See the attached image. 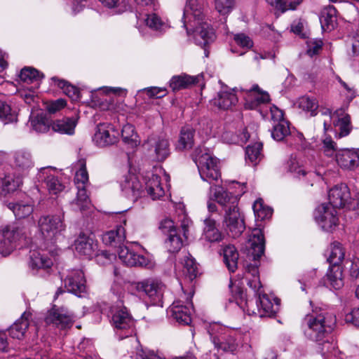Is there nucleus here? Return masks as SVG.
<instances>
[{
	"label": "nucleus",
	"instance_id": "34",
	"mask_svg": "<svg viewBox=\"0 0 359 359\" xmlns=\"http://www.w3.org/2000/svg\"><path fill=\"white\" fill-rule=\"evenodd\" d=\"M320 20L324 31L333 30L337 25L336 8L332 6L325 8L322 12Z\"/></svg>",
	"mask_w": 359,
	"mask_h": 359
},
{
	"label": "nucleus",
	"instance_id": "6",
	"mask_svg": "<svg viewBox=\"0 0 359 359\" xmlns=\"http://www.w3.org/2000/svg\"><path fill=\"white\" fill-rule=\"evenodd\" d=\"M57 255V250L55 247L48 248H39L30 251L29 267L33 273H37L41 270L50 269Z\"/></svg>",
	"mask_w": 359,
	"mask_h": 359
},
{
	"label": "nucleus",
	"instance_id": "25",
	"mask_svg": "<svg viewBox=\"0 0 359 359\" xmlns=\"http://www.w3.org/2000/svg\"><path fill=\"white\" fill-rule=\"evenodd\" d=\"M250 245V253L253 260L256 262L264 252L265 240L264 233L260 229H255L249 238Z\"/></svg>",
	"mask_w": 359,
	"mask_h": 359
},
{
	"label": "nucleus",
	"instance_id": "21",
	"mask_svg": "<svg viewBox=\"0 0 359 359\" xmlns=\"http://www.w3.org/2000/svg\"><path fill=\"white\" fill-rule=\"evenodd\" d=\"M210 191H213L215 200L224 208L226 213L238 209V197L227 192L222 187H210Z\"/></svg>",
	"mask_w": 359,
	"mask_h": 359
},
{
	"label": "nucleus",
	"instance_id": "44",
	"mask_svg": "<svg viewBox=\"0 0 359 359\" xmlns=\"http://www.w3.org/2000/svg\"><path fill=\"white\" fill-rule=\"evenodd\" d=\"M345 252L341 245L338 242H333L330 246V253L327 261L331 266H340L339 264L344 259Z\"/></svg>",
	"mask_w": 359,
	"mask_h": 359
},
{
	"label": "nucleus",
	"instance_id": "28",
	"mask_svg": "<svg viewBox=\"0 0 359 359\" xmlns=\"http://www.w3.org/2000/svg\"><path fill=\"white\" fill-rule=\"evenodd\" d=\"M339 165L345 169H353L359 164V155L355 149H342L336 155Z\"/></svg>",
	"mask_w": 359,
	"mask_h": 359
},
{
	"label": "nucleus",
	"instance_id": "17",
	"mask_svg": "<svg viewBox=\"0 0 359 359\" xmlns=\"http://www.w3.org/2000/svg\"><path fill=\"white\" fill-rule=\"evenodd\" d=\"M331 121L339 137L347 136L352 130L351 117L345 109H337L331 116Z\"/></svg>",
	"mask_w": 359,
	"mask_h": 359
},
{
	"label": "nucleus",
	"instance_id": "8",
	"mask_svg": "<svg viewBox=\"0 0 359 359\" xmlns=\"http://www.w3.org/2000/svg\"><path fill=\"white\" fill-rule=\"evenodd\" d=\"M111 323L117 332L125 331L126 337L133 333L135 322L126 307L116 305L111 307Z\"/></svg>",
	"mask_w": 359,
	"mask_h": 359
},
{
	"label": "nucleus",
	"instance_id": "62",
	"mask_svg": "<svg viewBox=\"0 0 359 359\" xmlns=\"http://www.w3.org/2000/svg\"><path fill=\"white\" fill-rule=\"evenodd\" d=\"M323 149L326 156H332L337 150V146L330 137H326L323 140Z\"/></svg>",
	"mask_w": 359,
	"mask_h": 359
},
{
	"label": "nucleus",
	"instance_id": "30",
	"mask_svg": "<svg viewBox=\"0 0 359 359\" xmlns=\"http://www.w3.org/2000/svg\"><path fill=\"white\" fill-rule=\"evenodd\" d=\"M245 278L248 285L255 291L257 295L263 293L257 263L250 264L246 266Z\"/></svg>",
	"mask_w": 359,
	"mask_h": 359
},
{
	"label": "nucleus",
	"instance_id": "7",
	"mask_svg": "<svg viewBox=\"0 0 359 359\" xmlns=\"http://www.w3.org/2000/svg\"><path fill=\"white\" fill-rule=\"evenodd\" d=\"M193 294L189 293L186 302L182 299L175 300L168 310V313L177 322L183 325H189L191 321L193 311Z\"/></svg>",
	"mask_w": 359,
	"mask_h": 359
},
{
	"label": "nucleus",
	"instance_id": "57",
	"mask_svg": "<svg viewBox=\"0 0 359 359\" xmlns=\"http://www.w3.org/2000/svg\"><path fill=\"white\" fill-rule=\"evenodd\" d=\"M287 140L291 146H294L297 149H304L306 147V141L301 133H291L290 137Z\"/></svg>",
	"mask_w": 359,
	"mask_h": 359
},
{
	"label": "nucleus",
	"instance_id": "5",
	"mask_svg": "<svg viewBox=\"0 0 359 359\" xmlns=\"http://www.w3.org/2000/svg\"><path fill=\"white\" fill-rule=\"evenodd\" d=\"M38 226L45 241L51 244L55 243L65 230V225L59 215L43 216L39 219Z\"/></svg>",
	"mask_w": 359,
	"mask_h": 359
},
{
	"label": "nucleus",
	"instance_id": "32",
	"mask_svg": "<svg viewBox=\"0 0 359 359\" xmlns=\"http://www.w3.org/2000/svg\"><path fill=\"white\" fill-rule=\"evenodd\" d=\"M77 125V120L74 117H65L54 121L51 124L53 131L60 134L72 135L74 133Z\"/></svg>",
	"mask_w": 359,
	"mask_h": 359
},
{
	"label": "nucleus",
	"instance_id": "61",
	"mask_svg": "<svg viewBox=\"0 0 359 359\" xmlns=\"http://www.w3.org/2000/svg\"><path fill=\"white\" fill-rule=\"evenodd\" d=\"M291 32L299 36L301 38H309L308 33L305 30V22L300 19L294 20L292 23Z\"/></svg>",
	"mask_w": 359,
	"mask_h": 359
},
{
	"label": "nucleus",
	"instance_id": "52",
	"mask_svg": "<svg viewBox=\"0 0 359 359\" xmlns=\"http://www.w3.org/2000/svg\"><path fill=\"white\" fill-rule=\"evenodd\" d=\"M262 143L255 142L246 147V160L256 165L262 158Z\"/></svg>",
	"mask_w": 359,
	"mask_h": 359
},
{
	"label": "nucleus",
	"instance_id": "60",
	"mask_svg": "<svg viewBox=\"0 0 359 359\" xmlns=\"http://www.w3.org/2000/svg\"><path fill=\"white\" fill-rule=\"evenodd\" d=\"M229 133H226L224 135V139L227 140L229 143L232 144H244L248 140L250 137L246 128H244L243 131L236 136L229 138Z\"/></svg>",
	"mask_w": 359,
	"mask_h": 359
},
{
	"label": "nucleus",
	"instance_id": "53",
	"mask_svg": "<svg viewBox=\"0 0 359 359\" xmlns=\"http://www.w3.org/2000/svg\"><path fill=\"white\" fill-rule=\"evenodd\" d=\"M182 239L177 233V229L172 230L165 241V246L168 250L171 253L177 252L182 248Z\"/></svg>",
	"mask_w": 359,
	"mask_h": 359
},
{
	"label": "nucleus",
	"instance_id": "42",
	"mask_svg": "<svg viewBox=\"0 0 359 359\" xmlns=\"http://www.w3.org/2000/svg\"><path fill=\"white\" fill-rule=\"evenodd\" d=\"M286 169L297 178L304 177L306 174V171L303 165L302 160L293 156H291L287 161Z\"/></svg>",
	"mask_w": 359,
	"mask_h": 359
},
{
	"label": "nucleus",
	"instance_id": "63",
	"mask_svg": "<svg viewBox=\"0 0 359 359\" xmlns=\"http://www.w3.org/2000/svg\"><path fill=\"white\" fill-rule=\"evenodd\" d=\"M13 250V245L11 243H9L7 238L4 236V230L2 231V234L0 236V254L2 256H8L12 252Z\"/></svg>",
	"mask_w": 359,
	"mask_h": 359
},
{
	"label": "nucleus",
	"instance_id": "23",
	"mask_svg": "<svg viewBox=\"0 0 359 359\" xmlns=\"http://www.w3.org/2000/svg\"><path fill=\"white\" fill-rule=\"evenodd\" d=\"M329 204L334 208H343L350 198L348 187L344 184L336 185L328 194Z\"/></svg>",
	"mask_w": 359,
	"mask_h": 359
},
{
	"label": "nucleus",
	"instance_id": "24",
	"mask_svg": "<svg viewBox=\"0 0 359 359\" xmlns=\"http://www.w3.org/2000/svg\"><path fill=\"white\" fill-rule=\"evenodd\" d=\"M75 250L81 256L90 259L93 256L97 244L94 239L85 233H81L74 241Z\"/></svg>",
	"mask_w": 359,
	"mask_h": 359
},
{
	"label": "nucleus",
	"instance_id": "27",
	"mask_svg": "<svg viewBox=\"0 0 359 359\" xmlns=\"http://www.w3.org/2000/svg\"><path fill=\"white\" fill-rule=\"evenodd\" d=\"M144 191L153 200L160 199L165 194L164 189L161 183L160 177L151 174L144 178Z\"/></svg>",
	"mask_w": 359,
	"mask_h": 359
},
{
	"label": "nucleus",
	"instance_id": "47",
	"mask_svg": "<svg viewBox=\"0 0 359 359\" xmlns=\"http://www.w3.org/2000/svg\"><path fill=\"white\" fill-rule=\"evenodd\" d=\"M29 122L32 129L36 133H46L50 128L48 120L42 114L32 115Z\"/></svg>",
	"mask_w": 359,
	"mask_h": 359
},
{
	"label": "nucleus",
	"instance_id": "20",
	"mask_svg": "<svg viewBox=\"0 0 359 359\" xmlns=\"http://www.w3.org/2000/svg\"><path fill=\"white\" fill-rule=\"evenodd\" d=\"M56 169L48 166L40 169L38 178L44 181L50 194H57L64 189V185L55 176Z\"/></svg>",
	"mask_w": 359,
	"mask_h": 359
},
{
	"label": "nucleus",
	"instance_id": "16",
	"mask_svg": "<svg viewBox=\"0 0 359 359\" xmlns=\"http://www.w3.org/2000/svg\"><path fill=\"white\" fill-rule=\"evenodd\" d=\"M121 187L123 194L131 201H135L145 196L142 184L139 178L133 174H128L125 177L121 182Z\"/></svg>",
	"mask_w": 359,
	"mask_h": 359
},
{
	"label": "nucleus",
	"instance_id": "15",
	"mask_svg": "<svg viewBox=\"0 0 359 359\" xmlns=\"http://www.w3.org/2000/svg\"><path fill=\"white\" fill-rule=\"evenodd\" d=\"M65 287L69 292L76 295L86 292V285L83 272L79 269H72L67 271L64 279Z\"/></svg>",
	"mask_w": 359,
	"mask_h": 359
},
{
	"label": "nucleus",
	"instance_id": "51",
	"mask_svg": "<svg viewBox=\"0 0 359 359\" xmlns=\"http://www.w3.org/2000/svg\"><path fill=\"white\" fill-rule=\"evenodd\" d=\"M182 273L185 279L191 282L198 273L197 264L192 257H187L184 260Z\"/></svg>",
	"mask_w": 359,
	"mask_h": 359
},
{
	"label": "nucleus",
	"instance_id": "26",
	"mask_svg": "<svg viewBox=\"0 0 359 359\" xmlns=\"http://www.w3.org/2000/svg\"><path fill=\"white\" fill-rule=\"evenodd\" d=\"M224 222L232 237L239 236L245 229L244 221L238 209L225 213Z\"/></svg>",
	"mask_w": 359,
	"mask_h": 359
},
{
	"label": "nucleus",
	"instance_id": "18",
	"mask_svg": "<svg viewBox=\"0 0 359 359\" xmlns=\"http://www.w3.org/2000/svg\"><path fill=\"white\" fill-rule=\"evenodd\" d=\"M12 166L21 175H25L33 168L32 155L27 149H19L13 152Z\"/></svg>",
	"mask_w": 359,
	"mask_h": 359
},
{
	"label": "nucleus",
	"instance_id": "1",
	"mask_svg": "<svg viewBox=\"0 0 359 359\" xmlns=\"http://www.w3.org/2000/svg\"><path fill=\"white\" fill-rule=\"evenodd\" d=\"M336 323L335 317L318 307L311 311L302 320V327L305 335L316 344V348L323 356L332 353L336 348V344L332 332Z\"/></svg>",
	"mask_w": 359,
	"mask_h": 359
},
{
	"label": "nucleus",
	"instance_id": "10",
	"mask_svg": "<svg viewBox=\"0 0 359 359\" xmlns=\"http://www.w3.org/2000/svg\"><path fill=\"white\" fill-rule=\"evenodd\" d=\"M118 255L120 260L128 266L152 269L155 266V263L151 257L138 255L124 245L118 246Z\"/></svg>",
	"mask_w": 359,
	"mask_h": 359
},
{
	"label": "nucleus",
	"instance_id": "46",
	"mask_svg": "<svg viewBox=\"0 0 359 359\" xmlns=\"http://www.w3.org/2000/svg\"><path fill=\"white\" fill-rule=\"evenodd\" d=\"M8 208L13 211L18 219L25 218L33 212V205L28 203H9Z\"/></svg>",
	"mask_w": 359,
	"mask_h": 359
},
{
	"label": "nucleus",
	"instance_id": "36",
	"mask_svg": "<svg viewBox=\"0 0 359 359\" xmlns=\"http://www.w3.org/2000/svg\"><path fill=\"white\" fill-rule=\"evenodd\" d=\"M125 239L126 230L121 224L118 225L116 229L105 233L102 236V241L106 245L114 246L121 245Z\"/></svg>",
	"mask_w": 359,
	"mask_h": 359
},
{
	"label": "nucleus",
	"instance_id": "22",
	"mask_svg": "<svg viewBox=\"0 0 359 359\" xmlns=\"http://www.w3.org/2000/svg\"><path fill=\"white\" fill-rule=\"evenodd\" d=\"M4 236L11 243L13 250L25 242L27 238V233L20 223L16 222L6 226L4 229Z\"/></svg>",
	"mask_w": 359,
	"mask_h": 359
},
{
	"label": "nucleus",
	"instance_id": "50",
	"mask_svg": "<svg viewBox=\"0 0 359 359\" xmlns=\"http://www.w3.org/2000/svg\"><path fill=\"white\" fill-rule=\"evenodd\" d=\"M252 208L257 219L262 221L269 219L272 215V209L265 205L262 198H259L255 201Z\"/></svg>",
	"mask_w": 359,
	"mask_h": 359
},
{
	"label": "nucleus",
	"instance_id": "58",
	"mask_svg": "<svg viewBox=\"0 0 359 359\" xmlns=\"http://www.w3.org/2000/svg\"><path fill=\"white\" fill-rule=\"evenodd\" d=\"M215 8L222 15L231 12L234 5V0H215Z\"/></svg>",
	"mask_w": 359,
	"mask_h": 359
},
{
	"label": "nucleus",
	"instance_id": "56",
	"mask_svg": "<svg viewBox=\"0 0 359 359\" xmlns=\"http://www.w3.org/2000/svg\"><path fill=\"white\" fill-rule=\"evenodd\" d=\"M144 22L149 28L154 30H164L166 25L161 20V18L155 13L147 15Z\"/></svg>",
	"mask_w": 359,
	"mask_h": 359
},
{
	"label": "nucleus",
	"instance_id": "12",
	"mask_svg": "<svg viewBox=\"0 0 359 359\" xmlns=\"http://www.w3.org/2000/svg\"><path fill=\"white\" fill-rule=\"evenodd\" d=\"M118 133L109 123H100L97 126L93 141L100 147H104L116 143Z\"/></svg>",
	"mask_w": 359,
	"mask_h": 359
},
{
	"label": "nucleus",
	"instance_id": "38",
	"mask_svg": "<svg viewBox=\"0 0 359 359\" xmlns=\"http://www.w3.org/2000/svg\"><path fill=\"white\" fill-rule=\"evenodd\" d=\"M194 130L190 127L182 128L176 148L178 150L191 149L194 144Z\"/></svg>",
	"mask_w": 359,
	"mask_h": 359
},
{
	"label": "nucleus",
	"instance_id": "40",
	"mask_svg": "<svg viewBox=\"0 0 359 359\" xmlns=\"http://www.w3.org/2000/svg\"><path fill=\"white\" fill-rule=\"evenodd\" d=\"M266 2L273 6L280 13L287 11H294L299 6L302 0H266Z\"/></svg>",
	"mask_w": 359,
	"mask_h": 359
},
{
	"label": "nucleus",
	"instance_id": "49",
	"mask_svg": "<svg viewBox=\"0 0 359 359\" xmlns=\"http://www.w3.org/2000/svg\"><path fill=\"white\" fill-rule=\"evenodd\" d=\"M290 123L287 121H282L276 123L271 131L272 137L276 141H281L290 135Z\"/></svg>",
	"mask_w": 359,
	"mask_h": 359
},
{
	"label": "nucleus",
	"instance_id": "55",
	"mask_svg": "<svg viewBox=\"0 0 359 359\" xmlns=\"http://www.w3.org/2000/svg\"><path fill=\"white\" fill-rule=\"evenodd\" d=\"M249 97L254 100L255 103H252L250 108H253L257 104L265 103L269 101V95L266 92L260 90L257 85H254L249 90Z\"/></svg>",
	"mask_w": 359,
	"mask_h": 359
},
{
	"label": "nucleus",
	"instance_id": "54",
	"mask_svg": "<svg viewBox=\"0 0 359 359\" xmlns=\"http://www.w3.org/2000/svg\"><path fill=\"white\" fill-rule=\"evenodd\" d=\"M298 105L302 110L310 113L311 116L317 114L318 102L316 98L303 96L299 99Z\"/></svg>",
	"mask_w": 359,
	"mask_h": 359
},
{
	"label": "nucleus",
	"instance_id": "35",
	"mask_svg": "<svg viewBox=\"0 0 359 359\" xmlns=\"http://www.w3.org/2000/svg\"><path fill=\"white\" fill-rule=\"evenodd\" d=\"M224 262L230 272H234L238 268L239 254L232 245H227L222 248Z\"/></svg>",
	"mask_w": 359,
	"mask_h": 359
},
{
	"label": "nucleus",
	"instance_id": "41",
	"mask_svg": "<svg viewBox=\"0 0 359 359\" xmlns=\"http://www.w3.org/2000/svg\"><path fill=\"white\" fill-rule=\"evenodd\" d=\"M43 76L37 69L25 67L21 69L19 78L21 82L25 84L36 83L39 84V81Z\"/></svg>",
	"mask_w": 359,
	"mask_h": 359
},
{
	"label": "nucleus",
	"instance_id": "33",
	"mask_svg": "<svg viewBox=\"0 0 359 359\" xmlns=\"http://www.w3.org/2000/svg\"><path fill=\"white\" fill-rule=\"evenodd\" d=\"M212 101L219 109H228L237 103L238 98L233 91L221 90Z\"/></svg>",
	"mask_w": 359,
	"mask_h": 359
},
{
	"label": "nucleus",
	"instance_id": "19",
	"mask_svg": "<svg viewBox=\"0 0 359 359\" xmlns=\"http://www.w3.org/2000/svg\"><path fill=\"white\" fill-rule=\"evenodd\" d=\"M148 144L157 161H165L170 154L169 140L164 136H154L148 139Z\"/></svg>",
	"mask_w": 359,
	"mask_h": 359
},
{
	"label": "nucleus",
	"instance_id": "13",
	"mask_svg": "<svg viewBox=\"0 0 359 359\" xmlns=\"http://www.w3.org/2000/svg\"><path fill=\"white\" fill-rule=\"evenodd\" d=\"M280 300L277 298L271 299L264 293L258 295L257 301V310H252V315L262 317H271L276 315L279 310Z\"/></svg>",
	"mask_w": 359,
	"mask_h": 359
},
{
	"label": "nucleus",
	"instance_id": "59",
	"mask_svg": "<svg viewBox=\"0 0 359 359\" xmlns=\"http://www.w3.org/2000/svg\"><path fill=\"white\" fill-rule=\"evenodd\" d=\"M123 140L126 143L136 142L137 135L135 133L134 127L127 124L124 126L121 131Z\"/></svg>",
	"mask_w": 359,
	"mask_h": 359
},
{
	"label": "nucleus",
	"instance_id": "4",
	"mask_svg": "<svg viewBox=\"0 0 359 359\" xmlns=\"http://www.w3.org/2000/svg\"><path fill=\"white\" fill-rule=\"evenodd\" d=\"M79 169L76 171L74 182L78 189L76 199L72 203L75 210L83 211L88 209L90 201L86 189L88 183V173L84 160L79 161Z\"/></svg>",
	"mask_w": 359,
	"mask_h": 359
},
{
	"label": "nucleus",
	"instance_id": "2",
	"mask_svg": "<svg viewBox=\"0 0 359 359\" xmlns=\"http://www.w3.org/2000/svg\"><path fill=\"white\" fill-rule=\"evenodd\" d=\"M203 0H187L184 11V26L188 36L193 34L194 37L199 36L203 45H208L216 39L214 29L205 21L203 13Z\"/></svg>",
	"mask_w": 359,
	"mask_h": 359
},
{
	"label": "nucleus",
	"instance_id": "45",
	"mask_svg": "<svg viewBox=\"0 0 359 359\" xmlns=\"http://www.w3.org/2000/svg\"><path fill=\"white\" fill-rule=\"evenodd\" d=\"M326 276L329 284L334 289L339 290L343 286L344 282L341 266H330Z\"/></svg>",
	"mask_w": 359,
	"mask_h": 359
},
{
	"label": "nucleus",
	"instance_id": "11",
	"mask_svg": "<svg viewBox=\"0 0 359 359\" xmlns=\"http://www.w3.org/2000/svg\"><path fill=\"white\" fill-rule=\"evenodd\" d=\"M74 318V315L67 309L63 307L59 309L53 307L47 313L44 321L46 325L66 329L72 325Z\"/></svg>",
	"mask_w": 359,
	"mask_h": 359
},
{
	"label": "nucleus",
	"instance_id": "14",
	"mask_svg": "<svg viewBox=\"0 0 359 359\" xmlns=\"http://www.w3.org/2000/svg\"><path fill=\"white\" fill-rule=\"evenodd\" d=\"M165 285L156 278H147L136 284V289L144 292L154 303H157L163 297Z\"/></svg>",
	"mask_w": 359,
	"mask_h": 359
},
{
	"label": "nucleus",
	"instance_id": "43",
	"mask_svg": "<svg viewBox=\"0 0 359 359\" xmlns=\"http://www.w3.org/2000/svg\"><path fill=\"white\" fill-rule=\"evenodd\" d=\"M22 184L20 177H15L11 174H6L1 179L0 186L3 192L9 194L15 191Z\"/></svg>",
	"mask_w": 359,
	"mask_h": 359
},
{
	"label": "nucleus",
	"instance_id": "29",
	"mask_svg": "<svg viewBox=\"0 0 359 359\" xmlns=\"http://www.w3.org/2000/svg\"><path fill=\"white\" fill-rule=\"evenodd\" d=\"M32 314L29 312H24L21 317L18 319L9 328V334L12 338L21 339L29 325V319Z\"/></svg>",
	"mask_w": 359,
	"mask_h": 359
},
{
	"label": "nucleus",
	"instance_id": "64",
	"mask_svg": "<svg viewBox=\"0 0 359 359\" xmlns=\"http://www.w3.org/2000/svg\"><path fill=\"white\" fill-rule=\"evenodd\" d=\"M345 321L359 327V308L353 309L345 316Z\"/></svg>",
	"mask_w": 359,
	"mask_h": 359
},
{
	"label": "nucleus",
	"instance_id": "48",
	"mask_svg": "<svg viewBox=\"0 0 359 359\" xmlns=\"http://www.w3.org/2000/svg\"><path fill=\"white\" fill-rule=\"evenodd\" d=\"M0 120L4 123L16 122L18 120V112L6 102L0 100Z\"/></svg>",
	"mask_w": 359,
	"mask_h": 359
},
{
	"label": "nucleus",
	"instance_id": "31",
	"mask_svg": "<svg viewBox=\"0 0 359 359\" xmlns=\"http://www.w3.org/2000/svg\"><path fill=\"white\" fill-rule=\"evenodd\" d=\"M202 75L191 76L186 74L173 76L170 81V87L173 91L186 88L200 81Z\"/></svg>",
	"mask_w": 359,
	"mask_h": 359
},
{
	"label": "nucleus",
	"instance_id": "39",
	"mask_svg": "<svg viewBox=\"0 0 359 359\" xmlns=\"http://www.w3.org/2000/svg\"><path fill=\"white\" fill-rule=\"evenodd\" d=\"M51 81L63 90V93L72 100H77L79 98V90L74 86L69 83L67 81L60 79L57 76H53Z\"/></svg>",
	"mask_w": 359,
	"mask_h": 359
},
{
	"label": "nucleus",
	"instance_id": "9",
	"mask_svg": "<svg viewBox=\"0 0 359 359\" xmlns=\"http://www.w3.org/2000/svg\"><path fill=\"white\" fill-rule=\"evenodd\" d=\"M314 217L316 222L326 231H332L339 223L336 208L325 203L316 208Z\"/></svg>",
	"mask_w": 359,
	"mask_h": 359
},
{
	"label": "nucleus",
	"instance_id": "37",
	"mask_svg": "<svg viewBox=\"0 0 359 359\" xmlns=\"http://www.w3.org/2000/svg\"><path fill=\"white\" fill-rule=\"evenodd\" d=\"M215 346L224 352L233 353L238 348L236 339L231 335H224L213 338Z\"/></svg>",
	"mask_w": 359,
	"mask_h": 359
},
{
	"label": "nucleus",
	"instance_id": "3",
	"mask_svg": "<svg viewBox=\"0 0 359 359\" xmlns=\"http://www.w3.org/2000/svg\"><path fill=\"white\" fill-rule=\"evenodd\" d=\"M193 160L198 167L201 178L210 184L217 182L221 177L218 160L207 149L198 147L194 151Z\"/></svg>",
	"mask_w": 359,
	"mask_h": 359
}]
</instances>
